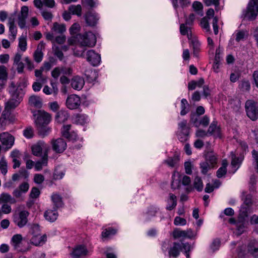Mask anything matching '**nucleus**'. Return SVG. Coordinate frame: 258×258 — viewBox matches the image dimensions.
<instances>
[{
  "label": "nucleus",
  "mask_w": 258,
  "mask_h": 258,
  "mask_svg": "<svg viewBox=\"0 0 258 258\" xmlns=\"http://www.w3.org/2000/svg\"><path fill=\"white\" fill-rule=\"evenodd\" d=\"M88 250L85 246L79 245L73 248L70 254L72 258H84Z\"/></svg>",
  "instance_id": "nucleus-11"
},
{
  "label": "nucleus",
  "mask_w": 258,
  "mask_h": 258,
  "mask_svg": "<svg viewBox=\"0 0 258 258\" xmlns=\"http://www.w3.org/2000/svg\"><path fill=\"white\" fill-rule=\"evenodd\" d=\"M174 224L175 225H185L186 224V221L185 219L177 216L174 219Z\"/></svg>",
  "instance_id": "nucleus-55"
},
{
  "label": "nucleus",
  "mask_w": 258,
  "mask_h": 258,
  "mask_svg": "<svg viewBox=\"0 0 258 258\" xmlns=\"http://www.w3.org/2000/svg\"><path fill=\"white\" fill-rule=\"evenodd\" d=\"M47 239V236L46 234H43L41 236V233L38 235H32L30 238V242L31 244L38 246L41 244H43L45 243Z\"/></svg>",
  "instance_id": "nucleus-12"
},
{
  "label": "nucleus",
  "mask_w": 258,
  "mask_h": 258,
  "mask_svg": "<svg viewBox=\"0 0 258 258\" xmlns=\"http://www.w3.org/2000/svg\"><path fill=\"white\" fill-rule=\"evenodd\" d=\"M227 173V168H225V166H221L217 171V176L218 178H221L225 175Z\"/></svg>",
  "instance_id": "nucleus-54"
},
{
  "label": "nucleus",
  "mask_w": 258,
  "mask_h": 258,
  "mask_svg": "<svg viewBox=\"0 0 258 258\" xmlns=\"http://www.w3.org/2000/svg\"><path fill=\"white\" fill-rule=\"evenodd\" d=\"M248 251L255 257H258V241L255 239L250 241L248 245Z\"/></svg>",
  "instance_id": "nucleus-15"
},
{
  "label": "nucleus",
  "mask_w": 258,
  "mask_h": 258,
  "mask_svg": "<svg viewBox=\"0 0 258 258\" xmlns=\"http://www.w3.org/2000/svg\"><path fill=\"white\" fill-rule=\"evenodd\" d=\"M44 180V177L41 174H36L34 175V181L37 184L42 183Z\"/></svg>",
  "instance_id": "nucleus-57"
},
{
  "label": "nucleus",
  "mask_w": 258,
  "mask_h": 258,
  "mask_svg": "<svg viewBox=\"0 0 258 258\" xmlns=\"http://www.w3.org/2000/svg\"><path fill=\"white\" fill-rule=\"evenodd\" d=\"M80 30V26L77 23H74L69 29L70 33L71 35L77 34Z\"/></svg>",
  "instance_id": "nucleus-47"
},
{
  "label": "nucleus",
  "mask_w": 258,
  "mask_h": 258,
  "mask_svg": "<svg viewBox=\"0 0 258 258\" xmlns=\"http://www.w3.org/2000/svg\"><path fill=\"white\" fill-rule=\"evenodd\" d=\"M209 118L207 115H205L199 121V125L202 124L204 126H207L209 123Z\"/></svg>",
  "instance_id": "nucleus-64"
},
{
  "label": "nucleus",
  "mask_w": 258,
  "mask_h": 258,
  "mask_svg": "<svg viewBox=\"0 0 258 258\" xmlns=\"http://www.w3.org/2000/svg\"><path fill=\"white\" fill-rule=\"evenodd\" d=\"M206 161L212 166H214L217 162V155L213 151H208L205 154Z\"/></svg>",
  "instance_id": "nucleus-18"
},
{
  "label": "nucleus",
  "mask_w": 258,
  "mask_h": 258,
  "mask_svg": "<svg viewBox=\"0 0 258 258\" xmlns=\"http://www.w3.org/2000/svg\"><path fill=\"white\" fill-rule=\"evenodd\" d=\"M245 223V221H241L240 220H239L238 219L237 220L236 226L237 227V234L238 235L241 234L243 232L244 230Z\"/></svg>",
  "instance_id": "nucleus-42"
},
{
  "label": "nucleus",
  "mask_w": 258,
  "mask_h": 258,
  "mask_svg": "<svg viewBox=\"0 0 258 258\" xmlns=\"http://www.w3.org/2000/svg\"><path fill=\"white\" fill-rule=\"evenodd\" d=\"M208 135L207 132L202 129H199L196 132V136L197 137L204 138Z\"/></svg>",
  "instance_id": "nucleus-63"
},
{
  "label": "nucleus",
  "mask_w": 258,
  "mask_h": 258,
  "mask_svg": "<svg viewBox=\"0 0 258 258\" xmlns=\"http://www.w3.org/2000/svg\"><path fill=\"white\" fill-rule=\"evenodd\" d=\"M71 125L67 124L64 125L61 129V133L63 137L69 139V140L72 139V136L70 133V130H71Z\"/></svg>",
  "instance_id": "nucleus-36"
},
{
  "label": "nucleus",
  "mask_w": 258,
  "mask_h": 258,
  "mask_svg": "<svg viewBox=\"0 0 258 258\" xmlns=\"http://www.w3.org/2000/svg\"><path fill=\"white\" fill-rule=\"evenodd\" d=\"M84 84V80L79 77L74 78L71 82L72 88L77 90H80L83 88Z\"/></svg>",
  "instance_id": "nucleus-20"
},
{
  "label": "nucleus",
  "mask_w": 258,
  "mask_h": 258,
  "mask_svg": "<svg viewBox=\"0 0 258 258\" xmlns=\"http://www.w3.org/2000/svg\"><path fill=\"white\" fill-rule=\"evenodd\" d=\"M44 48V43L42 42H40L38 45L36 50L33 54L34 59L37 62H40L43 58V53L42 50Z\"/></svg>",
  "instance_id": "nucleus-14"
},
{
  "label": "nucleus",
  "mask_w": 258,
  "mask_h": 258,
  "mask_svg": "<svg viewBox=\"0 0 258 258\" xmlns=\"http://www.w3.org/2000/svg\"><path fill=\"white\" fill-rule=\"evenodd\" d=\"M0 141L4 146H6L5 149H10L14 144V138L8 133H3L0 134Z\"/></svg>",
  "instance_id": "nucleus-8"
},
{
  "label": "nucleus",
  "mask_w": 258,
  "mask_h": 258,
  "mask_svg": "<svg viewBox=\"0 0 258 258\" xmlns=\"http://www.w3.org/2000/svg\"><path fill=\"white\" fill-rule=\"evenodd\" d=\"M214 167L211 165L208 162L205 161L200 163V168L201 169V172L203 174H206L208 170L213 168Z\"/></svg>",
  "instance_id": "nucleus-38"
},
{
  "label": "nucleus",
  "mask_w": 258,
  "mask_h": 258,
  "mask_svg": "<svg viewBox=\"0 0 258 258\" xmlns=\"http://www.w3.org/2000/svg\"><path fill=\"white\" fill-rule=\"evenodd\" d=\"M40 194L39 189L36 187H33L30 193V197L32 199L38 198Z\"/></svg>",
  "instance_id": "nucleus-52"
},
{
  "label": "nucleus",
  "mask_w": 258,
  "mask_h": 258,
  "mask_svg": "<svg viewBox=\"0 0 258 258\" xmlns=\"http://www.w3.org/2000/svg\"><path fill=\"white\" fill-rule=\"evenodd\" d=\"M29 213L26 210H22L15 213L12 216L13 222L19 228H21L26 225L28 222V217Z\"/></svg>",
  "instance_id": "nucleus-2"
},
{
  "label": "nucleus",
  "mask_w": 258,
  "mask_h": 258,
  "mask_svg": "<svg viewBox=\"0 0 258 258\" xmlns=\"http://www.w3.org/2000/svg\"><path fill=\"white\" fill-rule=\"evenodd\" d=\"M185 230H180L176 228L173 232V236L174 238L185 237Z\"/></svg>",
  "instance_id": "nucleus-45"
},
{
  "label": "nucleus",
  "mask_w": 258,
  "mask_h": 258,
  "mask_svg": "<svg viewBox=\"0 0 258 258\" xmlns=\"http://www.w3.org/2000/svg\"><path fill=\"white\" fill-rule=\"evenodd\" d=\"M69 114L64 111H58L55 115V120L57 122L62 123L68 120Z\"/></svg>",
  "instance_id": "nucleus-27"
},
{
  "label": "nucleus",
  "mask_w": 258,
  "mask_h": 258,
  "mask_svg": "<svg viewBox=\"0 0 258 258\" xmlns=\"http://www.w3.org/2000/svg\"><path fill=\"white\" fill-rule=\"evenodd\" d=\"M27 84L24 82H20L16 84L12 82L9 86V92L10 94V98L6 104V108L8 109L15 108L22 101L24 95L23 88H25Z\"/></svg>",
  "instance_id": "nucleus-1"
},
{
  "label": "nucleus",
  "mask_w": 258,
  "mask_h": 258,
  "mask_svg": "<svg viewBox=\"0 0 258 258\" xmlns=\"http://www.w3.org/2000/svg\"><path fill=\"white\" fill-rule=\"evenodd\" d=\"M51 200L53 203V208L57 209L63 205L62 198L58 194H53L51 196Z\"/></svg>",
  "instance_id": "nucleus-25"
},
{
  "label": "nucleus",
  "mask_w": 258,
  "mask_h": 258,
  "mask_svg": "<svg viewBox=\"0 0 258 258\" xmlns=\"http://www.w3.org/2000/svg\"><path fill=\"white\" fill-rule=\"evenodd\" d=\"M230 107L235 111H238L241 107V102L238 99L231 100Z\"/></svg>",
  "instance_id": "nucleus-37"
},
{
  "label": "nucleus",
  "mask_w": 258,
  "mask_h": 258,
  "mask_svg": "<svg viewBox=\"0 0 258 258\" xmlns=\"http://www.w3.org/2000/svg\"><path fill=\"white\" fill-rule=\"evenodd\" d=\"M239 88L242 91H249L250 88V84L249 82L247 80H243L241 81L239 84Z\"/></svg>",
  "instance_id": "nucleus-41"
},
{
  "label": "nucleus",
  "mask_w": 258,
  "mask_h": 258,
  "mask_svg": "<svg viewBox=\"0 0 258 258\" xmlns=\"http://www.w3.org/2000/svg\"><path fill=\"white\" fill-rule=\"evenodd\" d=\"M246 114L252 120L258 118V105L257 103L252 100H248L245 104Z\"/></svg>",
  "instance_id": "nucleus-4"
},
{
  "label": "nucleus",
  "mask_w": 258,
  "mask_h": 258,
  "mask_svg": "<svg viewBox=\"0 0 258 258\" xmlns=\"http://www.w3.org/2000/svg\"><path fill=\"white\" fill-rule=\"evenodd\" d=\"M10 195L8 193H3L1 195L0 197V204L1 203H8Z\"/></svg>",
  "instance_id": "nucleus-56"
},
{
  "label": "nucleus",
  "mask_w": 258,
  "mask_h": 258,
  "mask_svg": "<svg viewBox=\"0 0 258 258\" xmlns=\"http://www.w3.org/2000/svg\"><path fill=\"white\" fill-rule=\"evenodd\" d=\"M52 149L57 153H62L67 148V143L62 138L53 140L51 142Z\"/></svg>",
  "instance_id": "nucleus-9"
},
{
  "label": "nucleus",
  "mask_w": 258,
  "mask_h": 258,
  "mask_svg": "<svg viewBox=\"0 0 258 258\" xmlns=\"http://www.w3.org/2000/svg\"><path fill=\"white\" fill-rule=\"evenodd\" d=\"M27 17L19 15L18 16V25L21 29H23L25 27L26 20Z\"/></svg>",
  "instance_id": "nucleus-50"
},
{
  "label": "nucleus",
  "mask_w": 258,
  "mask_h": 258,
  "mask_svg": "<svg viewBox=\"0 0 258 258\" xmlns=\"http://www.w3.org/2000/svg\"><path fill=\"white\" fill-rule=\"evenodd\" d=\"M52 29L56 32L58 33H62L64 32L66 29V26L63 24H59L57 22H55L53 24Z\"/></svg>",
  "instance_id": "nucleus-39"
},
{
  "label": "nucleus",
  "mask_w": 258,
  "mask_h": 258,
  "mask_svg": "<svg viewBox=\"0 0 258 258\" xmlns=\"http://www.w3.org/2000/svg\"><path fill=\"white\" fill-rule=\"evenodd\" d=\"M85 20L87 25L91 27L95 26L97 23L96 15L91 12H88L86 14Z\"/></svg>",
  "instance_id": "nucleus-21"
},
{
  "label": "nucleus",
  "mask_w": 258,
  "mask_h": 258,
  "mask_svg": "<svg viewBox=\"0 0 258 258\" xmlns=\"http://www.w3.org/2000/svg\"><path fill=\"white\" fill-rule=\"evenodd\" d=\"M188 105L187 101L185 99H182L181 101V110L180 111L181 115H185L188 112V110L186 109V105Z\"/></svg>",
  "instance_id": "nucleus-44"
},
{
  "label": "nucleus",
  "mask_w": 258,
  "mask_h": 258,
  "mask_svg": "<svg viewBox=\"0 0 258 258\" xmlns=\"http://www.w3.org/2000/svg\"><path fill=\"white\" fill-rule=\"evenodd\" d=\"M22 240L23 237L20 234H17L13 236L11 239V244L15 249L20 247Z\"/></svg>",
  "instance_id": "nucleus-24"
},
{
  "label": "nucleus",
  "mask_w": 258,
  "mask_h": 258,
  "mask_svg": "<svg viewBox=\"0 0 258 258\" xmlns=\"http://www.w3.org/2000/svg\"><path fill=\"white\" fill-rule=\"evenodd\" d=\"M203 183L201 178L197 176L194 180V187L198 191H202L203 189Z\"/></svg>",
  "instance_id": "nucleus-35"
},
{
  "label": "nucleus",
  "mask_w": 258,
  "mask_h": 258,
  "mask_svg": "<svg viewBox=\"0 0 258 258\" xmlns=\"http://www.w3.org/2000/svg\"><path fill=\"white\" fill-rule=\"evenodd\" d=\"M38 134L42 137H44L48 135L50 132V128L47 125L36 126Z\"/></svg>",
  "instance_id": "nucleus-31"
},
{
  "label": "nucleus",
  "mask_w": 258,
  "mask_h": 258,
  "mask_svg": "<svg viewBox=\"0 0 258 258\" xmlns=\"http://www.w3.org/2000/svg\"><path fill=\"white\" fill-rule=\"evenodd\" d=\"M8 74L7 73V68L4 66H0V80H7Z\"/></svg>",
  "instance_id": "nucleus-48"
},
{
  "label": "nucleus",
  "mask_w": 258,
  "mask_h": 258,
  "mask_svg": "<svg viewBox=\"0 0 258 258\" xmlns=\"http://www.w3.org/2000/svg\"><path fill=\"white\" fill-rule=\"evenodd\" d=\"M48 160V153L46 151L43 155L41 160L36 162L35 164V168L37 171L42 169L43 165H46Z\"/></svg>",
  "instance_id": "nucleus-23"
},
{
  "label": "nucleus",
  "mask_w": 258,
  "mask_h": 258,
  "mask_svg": "<svg viewBox=\"0 0 258 258\" xmlns=\"http://www.w3.org/2000/svg\"><path fill=\"white\" fill-rule=\"evenodd\" d=\"M258 13V0H250L247 10L243 12L244 18H247L249 20H254Z\"/></svg>",
  "instance_id": "nucleus-3"
},
{
  "label": "nucleus",
  "mask_w": 258,
  "mask_h": 258,
  "mask_svg": "<svg viewBox=\"0 0 258 258\" xmlns=\"http://www.w3.org/2000/svg\"><path fill=\"white\" fill-rule=\"evenodd\" d=\"M168 204L166 209L168 210H172L177 205L176 197L173 194H169V198L167 201Z\"/></svg>",
  "instance_id": "nucleus-28"
},
{
  "label": "nucleus",
  "mask_w": 258,
  "mask_h": 258,
  "mask_svg": "<svg viewBox=\"0 0 258 258\" xmlns=\"http://www.w3.org/2000/svg\"><path fill=\"white\" fill-rule=\"evenodd\" d=\"M185 24H182L180 26V32L181 35H187L188 36V31L190 30V28L188 25L185 26Z\"/></svg>",
  "instance_id": "nucleus-51"
},
{
  "label": "nucleus",
  "mask_w": 258,
  "mask_h": 258,
  "mask_svg": "<svg viewBox=\"0 0 258 258\" xmlns=\"http://www.w3.org/2000/svg\"><path fill=\"white\" fill-rule=\"evenodd\" d=\"M26 38L21 36L19 39V47L22 51H25L27 49Z\"/></svg>",
  "instance_id": "nucleus-43"
},
{
  "label": "nucleus",
  "mask_w": 258,
  "mask_h": 258,
  "mask_svg": "<svg viewBox=\"0 0 258 258\" xmlns=\"http://www.w3.org/2000/svg\"><path fill=\"white\" fill-rule=\"evenodd\" d=\"M33 115L36 116L35 119L36 126L47 125L51 119V115L44 110H39L37 113H34Z\"/></svg>",
  "instance_id": "nucleus-5"
},
{
  "label": "nucleus",
  "mask_w": 258,
  "mask_h": 258,
  "mask_svg": "<svg viewBox=\"0 0 258 258\" xmlns=\"http://www.w3.org/2000/svg\"><path fill=\"white\" fill-rule=\"evenodd\" d=\"M2 211L4 214H9L12 212L11 206L7 203L4 204L2 206Z\"/></svg>",
  "instance_id": "nucleus-59"
},
{
  "label": "nucleus",
  "mask_w": 258,
  "mask_h": 258,
  "mask_svg": "<svg viewBox=\"0 0 258 258\" xmlns=\"http://www.w3.org/2000/svg\"><path fill=\"white\" fill-rule=\"evenodd\" d=\"M44 216L46 220L50 222L55 221L58 217V213L57 209H54L53 208V210H47L44 214Z\"/></svg>",
  "instance_id": "nucleus-17"
},
{
  "label": "nucleus",
  "mask_w": 258,
  "mask_h": 258,
  "mask_svg": "<svg viewBox=\"0 0 258 258\" xmlns=\"http://www.w3.org/2000/svg\"><path fill=\"white\" fill-rule=\"evenodd\" d=\"M248 210L249 209L248 207L242 206L241 207V209L240 210V212L238 217V219L241 221H245L246 219L248 217Z\"/></svg>",
  "instance_id": "nucleus-32"
},
{
  "label": "nucleus",
  "mask_w": 258,
  "mask_h": 258,
  "mask_svg": "<svg viewBox=\"0 0 258 258\" xmlns=\"http://www.w3.org/2000/svg\"><path fill=\"white\" fill-rule=\"evenodd\" d=\"M79 41L83 46L92 47L96 43V36L92 32L89 31L81 35H79Z\"/></svg>",
  "instance_id": "nucleus-6"
},
{
  "label": "nucleus",
  "mask_w": 258,
  "mask_h": 258,
  "mask_svg": "<svg viewBox=\"0 0 258 258\" xmlns=\"http://www.w3.org/2000/svg\"><path fill=\"white\" fill-rule=\"evenodd\" d=\"M23 135L28 139L32 138L34 136V131L32 127L29 126L23 131Z\"/></svg>",
  "instance_id": "nucleus-46"
},
{
  "label": "nucleus",
  "mask_w": 258,
  "mask_h": 258,
  "mask_svg": "<svg viewBox=\"0 0 258 258\" xmlns=\"http://www.w3.org/2000/svg\"><path fill=\"white\" fill-rule=\"evenodd\" d=\"M48 147L43 142H38L36 144L33 145L31 147L32 152L33 154L35 156L40 157L42 154L43 151V154L47 151L48 153Z\"/></svg>",
  "instance_id": "nucleus-7"
},
{
  "label": "nucleus",
  "mask_w": 258,
  "mask_h": 258,
  "mask_svg": "<svg viewBox=\"0 0 258 258\" xmlns=\"http://www.w3.org/2000/svg\"><path fill=\"white\" fill-rule=\"evenodd\" d=\"M76 121L80 124H83L86 122V117L83 114H77L76 115Z\"/></svg>",
  "instance_id": "nucleus-61"
},
{
  "label": "nucleus",
  "mask_w": 258,
  "mask_h": 258,
  "mask_svg": "<svg viewBox=\"0 0 258 258\" xmlns=\"http://www.w3.org/2000/svg\"><path fill=\"white\" fill-rule=\"evenodd\" d=\"M232 161L231 165L234 167H237L235 170H236L239 167L243 158L242 156L236 157V156L233 153H231Z\"/></svg>",
  "instance_id": "nucleus-29"
},
{
  "label": "nucleus",
  "mask_w": 258,
  "mask_h": 258,
  "mask_svg": "<svg viewBox=\"0 0 258 258\" xmlns=\"http://www.w3.org/2000/svg\"><path fill=\"white\" fill-rule=\"evenodd\" d=\"M245 33L243 30L238 31L236 34L235 40L237 42H239L240 40L243 39L244 38Z\"/></svg>",
  "instance_id": "nucleus-62"
},
{
  "label": "nucleus",
  "mask_w": 258,
  "mask_h": 258,
  "mask_svg": "<svg viewBox=\"0 0 258 258\" xmlns=\"http://www.w3.org/2000/svg\"><path fill=\"white\" fill-rule=\"evenodd\" d=\"M29 230L28 234L29 235H38L41 233L40 226L38 224L32 223L29 225Z\"/></svg>",
  "instance_id": "nucleus-30"
},
{
  "label": "nucleus",
  "mask_w": 258,
  "mask_h": 258,
  "mask_svg": "<svg viewBox=\"0 0 258 258\" xmlns=\"http://www.w3.org/2000/svg\"><path fill=\"white\" fill-rule=\"evenodd\" d=\"M69 11L73 15H76L77 16H81L82 12V7L81 5H71L68 9Z\"/></svg>",
  "instance_id": "nucleus-33"
},
{
  "label": "nucleus",
  "mask_w": 258,
  "mask_h": 258,
  "mask_svg": "<svg viewBox=\"0 0 258 258\" xmlns=\"http://www.w3.org/2000/svg\"><path fill=\"white\" fill-rule=\"evenodd\" d=\"M181 251V244L180 242H173L172 246L169 250V256L176 258Z\"/></svg>",
  "instance_id": "nucleus-13"
},
{
  "label": "nucleus",
  "mask_w": 258,
  "mask_h": 258,
  "mask_svg": "<svg viewBox=\"0 0 258 258\" xmlns=\"http://www.w3.org/2000/svg\"><path fill=\"white\" fill-rule=\"evenodd\" d=\"M191 42L193 49V55L197 57L200 50L201 44L199 41L196 39H192Z\"/></svg>",
  "instance_id": "nucleus-34"
},
{
  "label": "nucleus",
  "mask_w": 258,
  "mask_h": 258,
  "mask_svg": "<svg viewBox=\"0 0 258 258\" xmlns=\"http://www.w3.org/2000/svg\"><path fill=\"white\" fill-rule=\"evenodd\" d=\"M29 104L35 108H40L42 106V102L40 97L32 95L29 98Z\"/></svg>",
  "instance_id": "nucleus-19"
},
{
  "label": "nucleus",
  "mask_w": 258,
  "mask_h": 258,
  "mask_svg": "<svg viewBox=\"0 0 258 258\" xmlns=\"http://www.w3.org/2000/svg\"><path fill=\"white\" fill-rule=\"evenodd\" d=\"M18 188L20 189L23 193H26L29 189V185L28 182H24L19 185Z\"/></svg>",
  "instance_id": "nucleus-58"
},
{
  "label": "nucleus",
  "mask_w": 258,
  "mask_h": 258,
  "mask_svg": "<svg viewBox=\"0 0 258 258\" xmlns=\"http://www.w3.org/2000/svg\"><path fill=\"white\" fill-rule=\"evenodd\" d=\"M116 230L114 229L109 228L106 229L102 233V236L103 238H108L111 236L114 235L116 234Z\"/></svg>",
  "instance_id": "nucleus-40"
},
{
  "label": "nucleus",
  "mask_w": 258,
  "mask_h": 258,
  "mask_svg": "<svg viewBox=\"0 0 258 258\" xmlns=\"http://www.w3.org/2000/svg\"><path fill=\"white\" fill-rule=\"evenodd\" d=\"M207 132L209 135H214L217 137H221L220 128L217 126V121H213L211 123L209 127Z\"/></svg>",
  "instance_id": "nucleus-16"
},
{
  "label": "nucleus",
  "mask_w": 258,
  "mask_h": 258,
  "mask_svg": "<svg viewBox=\"0 0 258 258\" xmlns=\"http://www.w3.org/2000/svg\"><path fill=\"white\" fill-rule=\"evenodd\" d=\"M201 27L206 30V31L209 32L210 31V26L209 24V22L208 20L206 19V18H203L202 19L201 21Z\"/></svg>",
  "instance_id": "nucleus-53"
},
{
  "label": "nucleus",
  "mask_w": 258,
  "mask_h": 258,
  "mask_svg": "<svg viewBox=\"0 0 258 258\" xmlns=\"http://www.w3.org/2000/svg\"><path fill=\"white\" fill-rule=\"evenodd\" d=\"M0 169L4 175L7 173V163L3 158L0 161Z\"/></svg>",
  "instance_id": "nucleus-49"
},
{
  "label": "nucleus",
  "mask_w": 258,
  "mask_h": 258,
  "mask_svg": "<svg viewBox=\"0 0 258 258\" xmlns=\"http://www.w3.org/2000/svg\"><path fill=\"white\" fill-rule=\"evenodd\" d=\"M179 161V157L177 155H174L172 157H168L164 161V163L171 167H175Z\"/></svg>",
  "instance_id": "nucleus-26"
},
{
  "label": "nucleus",
  "mask_w": 258,
  "mask_h": 258,
  "mask_svg": "<svg viewBox=\"0 0 258 258\" xmlns=\"http://www.w3.org/2000/svg\"><path fill=\"white\" fill-rule=\"evenodd\" d=\"M66 103L70 109L78 108L81 104L80 98L75 94L71 95L68 97Z\"/></svg>",
  "instance_id": "nucleus-10"
},
{
  "label": "nucleus",
  "mask_w": 258,
  "mask_h": 258,
  "mask_svg": "<svg viewBox=\"0 0 258 258\" xmlns=\"http://www.w3.org/2000/svg\"><path fill=\"white\" fill-rule=\"evenodd\" d=\"M252 196L250 194L246 195L244 200V204L249 208L252 205Z\"/></svg>",
  "instance_id": "nucleus-60"
},
{
  "label": "nucleus",
  "mask_w": 258,
  "mask_h": 258,
  "mask_svg": "<svg viewBox=\"0 0 258 258\" xmlns=\"http://www.w3.org/2000/svg\"><path fill=\"white\" fill-rule=\"evenodd\" d=\"M87 60L94 67L97 66V53L93 50H89L87 52Z\"/></svg>",
  "instance_id": "nucleus-22"
}]
</instances>
